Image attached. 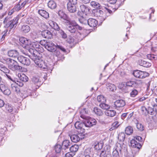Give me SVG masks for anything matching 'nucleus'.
I'll return each instance as SVG.
<instances>
[{
  "mask_svg": "<svg viewBox=\"0 0 157 157\" xmlns=\"http://www.w3.org/2000/svg\"><path fill=\"white\" fill-rule=\"evenodd\" d=\"M28 48V51L30 54L29 56L36 65L42 69H50L46 63L42 60L40 56L37 55L38 52L36 51L33 49V48Z\"/></svg>",
  "mask_w": 157,
  "mask_h": 157,
  "instance_id": "1",
  "label": "nucleus"
},
{
  "mask_svg": "<svg viewBox=\"0 0 157 157\" xmlns=\"http://www.w3.org/2000/svg\"><path fill=\"white\" fill-rule=\"evenodd\" d=\"M65 23L67 30L79 40H82V37H81L82 35L75 29V26L73 25V21H67Z\"/></svg>",
  "mask_w": 157,
  "mask_h": 157,
  "instance_id": "2",
  "label": "nucleus"
},
{
  "mask_svg": "<svg viewBox=\"0 0 157 157\" xmlns=\"http://www.w3.org/2000/svg\"><path fill=\"white\" fill-rule=\"evenodd\" d=\"M18 19L15 18L12 20L10 21L9 18H5L3 21L4 24H6L5 27L7 28V31H9V33H13L14 28L17 26L18 23Z\"/></svg>",
  "mask_w": 157,
  "mask_h": 157,
  "instance_id": "3",
  "label": "nucleus"
},
{
  "mask_svg": "<svg viewBox=\"0 0 157 157\" xmlns=\"http://www.w3.org/2000/svg\"><path fill=\"white\" fill-rule=\"evenodd\" d=\"M4 60L9 68L12 71H18L22 68V67L18 65L17 61L12 59L7 58L4 59Z\"/></svg>",
  "mask_w": 157,
  "mask_h": 157,
  "instance_id": "4",
  "label": "nucleus"
},
{
  "mask_svg": "<svg viewBox=\"0 0 157 157\" xmlns=\"http://www.w3.org/2000/svg\"><path fill=\"white\" fill-rule=\"evenodd\" d=\"M45 48L49 51L54 52L56 48L59 49L65 52V49L62 46L58 45L56 46L52 41L46 42L44 44Z\"/></svg>",
  "mask_w": 157,
  "mask_h": 157,
  "instance_id": "5",
  "label": "nucleus"
},
{
  "mask_svg": "<svg viewBox=\"0 0 157 157\" xmlns=\"http://www.w3.org/2000/svg\"><path fill=\"white\" fill-rule=\"evenodd\" d=\"M17 60L19 62L24 65L29 66L30 64L29 59L22 56H18Z\"/></svg>",
  "mask_w": 157,
  "mask_h": 157,
  "instance_id": "6",
  "label": "nucleus"
},
{
  "mask_svg": "<svg viewBox=\"0 0 157 157\" xmlns=\"http://www.w3.org/2000/svg\"><path fill=\"white\" fill-rule=\"evenodd\" d=\"M96 122L95 119L91 118L86 119L84 121L85 126L86 127H90L95 125L96 124Z\"/></svg>",
  "mask_w": 157,
  "mask_h": 157,
  "instance_id": "7",
  "label": "nucleus"
},
{
  "mask_svg": "<svg viewBox=\"0 0 157 157\" xmlns=\"http://www.w3.org/2000/svg\"><path fill=\"white\" fill-rule=\"evenodd\" d=\"M124 146L125 145L124 144H121L120 143H117L116 144L114 150L117 151L119 152L120 154H121L122 152L124 151L125 150V147Z\"/></svg>",
  "mask_w": 157,
  "mask_h": 157,
  "instance_id": "8",
  "label": "nucleus"
},
{
  "mask_svg": "<svg viewBox=\"0 0 157 157\" xmlns=\"http://www.w3.org/2000/svg\"><path fill=\"white\" fill-rule=\"evenodd\" d=\"M125 103L124 101L122 100H118L116 101L114 103V107L116 108L123 107L125 105Z\"/></svg>",
  "mask_w": 157,
  "mask_h": 157,
  "instance_id": "9",
  "label": "nucleus"
},
{
  "mask_svg": "<svg viewBox=\"0 0 157 157\" xmlns=\"http://www.w3.org/2000/svg\"><path fill=\"white\" fill-rule=\"evenodd\" d=\"M87 24L91 27H94L98 24V21L94 19L90 18L88 19Z\"/></svg>",
  "mask_w": 157,
  "mask_h": 157,
  "instance_id": "10",
  "label": "nucleus"
},
{
  "mask_svg": "<svg viewBox=\"0 0 157 157\" xmlns=\"http://www.w3.org/2000/svg\"><path fill=\"white\" fill-rule=\"evenodd\" d=\"M41 35L44 37L50 39L52 37V35L51 33L48 30H45L41 33Z\"/></svg>",
  "mask_w": 157,
  "mask_h": 157,
  "instance_id": "11",
  "label": "nucleus"
},
{
  "mask_svg": "<svg viewBox=\"0 0 157 157\" xmlns=\"http://www.w3.org/2000/svg\"><path fill=\"white\" fill-rule=\"evenodd\" d=\"M8 54L9 56L13 58L18 57L19 55L18 52L15 50H12L9 51L8 52Z\"/></svg>",
  "mask_w": 157,
  "mask_h": 157,
  "instance_id": "12",
  "label": "nucleus"
},
{
  "mask_svg": "<svg viewBox=\"0 0 157 157\" xmlns=\"http://www.w3.org/2000/svg\"><path fill=\"white\" fill-rule=\"evenodd\" d=\"M67 9L68 11L71 13H74L76 11V5L67 4Z\"/></svg>",
  "mask_w": 157,
  "mask_h": 157,
  "instance_id": "13",
  "label": "nucleus"
},
{
  "mask_svg": "<svg viewBox=\"0 0 157 157\" xmlns=\"http://www.w3.org/2000/svg\"><path fill=\"white\" fill-rule=\"evenodd\" d=\"M131 144L132 147L135 148H137L140 149L141 147V144L138 142H137L135 139H132L131 141Z\"/></svg>",
  "mask_w": 157,
  "mask_h": 157,
  "instance_id": "14",
  "label": "nucleus"
},
{
  "mask_svg": "<svg viewBox=\"0 0 157 157\" xmlns=\"http://www.w3.org/2000/svg\"><path fill=\"white\" fill-rule=\"evenodd\" d=\"M48 6L51 10L55 9L57 7L56 2L53 0L49 1L48 3Z\"/></svg>",
  "mask_w": 157,
  "mask_h": 157,
  "instance_id": "15",
  "label": "nucleus"
},
{
  "mask_svg": "<svg viewBox=\"0 0 157 157\" xmlns=\"http://www.w3.org/2000/svg\"><path fill=\"white\" fill-rule=\"evenodd\" d=\"M18 77L19 78V80L22 82H25L28 80V77L23 73H19L18 74Z\"/></svg>",
  "mask_w": 157,
  "mask_h": 157,
  "instance_id": "16",
  "label": "nucleus"
},
{
  "mask_svg": "<svg viewBox=\"0 0 157 157\" xmlns=\"http://www.w3.org/2000/svg\"><path fill=\"white\" fill-rule=\"evenodd\" d=\"M30 30V28L29 26L27 25H22L21 29V31L23 33H28Z\"/></svg>",
  "mask_w": 157,
  "mask_h": 157,
  "instance_id": "17",
  "label": "nucleus"
},
{
  "mask_svg": "<svg viewBox=\"0 0 157 157\" xmlns=\"http://www.w3.org/2000/svg\"><path fill=\"white\" fill-rule=\"evenodd\" d=\"M32 80L34 84L36 85L37 86L39 87L42 84V82L40 80L38 77H33L32 78Z\"/></svg>",
  "mask_w": 157,
  "mask_h": 157,
  "instance_id": "18",
  "label": "nucleus"
},
{
  "mask_svg": "<svg viewBox=\"0 0 157 157\" xmlns=\"http://www.w3.org/2000/svg\"><path fill=\"white\" fill-rule=\"evenodd\" d=\"M105 113L106 116L110 117H113L115 116L116 114V112L115 110L108 109L105 110Z\"/></svg>",
  "mask_w": 157,
  "mask_h": 157,
  "instance_id": "19",
  "label": "nucleus"
},
{
  "mask_svg": "<svg viewBox=\"0 0 157 157\" xmlns=\"http://www.w3.org/2000/svg\"><path fill=\"white\" fill-rule=\"evenodd\" d=\"M38 13L41 16L46 19L48 18L49 17L48 13L44 10H39L38 11Z\"/></svg>",
  "mask_w": 157,
  "mask_h": 157,
  "instance_id": "20",
  "label": "nucleus"
},
{
  "mask_svg": "<svg viewBox=\"0 0 157 157\" xmlns=\"http://www.w3.org/2000/svg\"><path fill=\"white\" fill-rule=\"evenodd\" d=\"M139 63L140 65L146 67H149L151 66V63L142 60L139 61Z\"/></svg>",
  "mask_w": 157,
  "mask_h": 157,
  "instance_id": "21",
  "label": "nucleus"
},
{
  "mask_svg": "<svg viewBox=\"0 0 157 157\" xmlns=\"http://www.w3.org/2000/svg\"><path fill=\"white\" fill-rule=\"evenodd\" d=\"M103 145L102 143L96 142L94 144V148L97 151L100 150L102 148Z\"/></svg>",
  "mask_w": 157,
  "mask_h": 157,
  "instance_id": "22",
  "label": "nucleus"
},
{
  "mask_svg": "<svg viewBox=\"0 0 157 157\" xmlns=\"http://www.w3.org/2000/svg\"><path fill=\"white\" fill-rule=\"evenodd\" d=\"M80 8L81 11L85 14L88 13L90 11L89 8L84 5H81Z\"/></svg>",
  "mask_w": 157,
  "mask_h": 157,
  "instance_id": "23",
  "label": "nucleus"
},
{
  "mask_svg": "<svg viewBox=\"0 0 157 157\" xmlns=\"http://www.w3.org/2000/svg\"><path fill=\"white\" fill-rule=\"evenodd\" d=\"M106 87L108 90L110 91H113L116 90V87L115 85L110 83H107L106 85Z\"/></svg>",
  "mask_w": 157,
  "mask_h": 157,
  "instance_id": "24",
  "label": "nucleus"
},
{
  "mask_svg": "<svg viewBox=\"0 0 157 157\" xmlns=\"http://www.w3.org/2000/svg\"><path fill=\"white\" fill-rule=\"evenodd\" d=\"M75 126L77 129H82L85 126L84 122L83 123L79 121L76 122L75 124Z\"/></svg>",
  "mask_w": 157,
  "mask_h": 157,
  "instance_id": "25",
  "label": "nucleus"
},
{
  "mask_svg": "<svg viewBox=\"0 0 157 157\" xmlns=\"http://www.w3.org/2000/svg\"><path fill=\"white\" fill-rule=\"evenodd\" d=\"M154 108H152L151 107H149L147 109L148 114L149 113L151 115H153L154 113V109L155 110V112L157 113V106L154 105L153 106Z\"/></svg>",
  "mask_w": 157,
  "mask_h": 157,
  "instance_id": "26",
  "label": "nucleus"
},
{
  "mask_svg": "<svg viewBox=\"0 0 157 157\" xmlns=\"http://www.w3.org/2000/svg\"><path fill=\"white\" fill-rule=\"evenodd\" d=\"M96 14L97 16L102 17L104 20H105L106 18V17L104 15V13L102 10H100V9H98L97 10Z\"/></svg>",
  "mask_w": 157,
  "mask_h": 157,
  "instance_id": "27",
  "label": "nucleus"
},
{
  "mask_svg": "<svg viewBox=\"0 0 157 157\" xmlns=\"http://www.w3.org/2000/svg\"><path fill=\"white\" fill-rule=\"evenodd\" d=\"M70 138L72 141L74 143L78 142L80 140V138L77 135L74 134L70 136Z\"/></svg>",
  "mask_w": 157,
  "mask_h": 157,
  "instance_id": "28",
  "label": "nucleus"
},
{
  "mask_svg": "<svg viewBox=\"0 0 157 157\" xmlns=\"http://www.w3.org/2000/svg\"><path fill=\"white\" fill-rule=\"evenodd\" d=\"M11 87L12 90L13 92L18 93L20 92V88L17 86L16 83L12 84L11 85Z\"/></svg>",
  "mask_w": 157,
  "mask_h": 157,
  "instance_id": "29",
  "label": "nucleus"
},
{
  "mask_svg": "<svg viewBox=\"0 0 157 157\" xmlns=\"http://www.w3.org/2000/svg\"><path fill=\"white\" fill-rule=\"evenodd\" d=\"M142 71L138 70L134 71L133 73V75L136 78H142Z\"/></svg>",
  "mask_w": 157,
  "mask_h": 157,
  "instance_id": "30",
  "label": "nucleus"
},
{
  "mask_svg": "<svg viewBox=\"0 0 157 157\" xmlns=\"http://www.w3.org/2000/svg\"><path fill=\"white\" fill-rule=\"evenodd\" d=\"M70 146V142L68 140H64L62 143V148L63 149H64L65 150L68 148Z\"/></svg>",
  "mask_w": 157,
  "mask_h": 157,
  "instance_id": "31",
  "label": "nucleus"
},
{
  "mask_svg": "<svg viewBox=\"0 0 157 157\" xmlns=\"http://www.w3.org/2000/svg\"><path fill=\"white\" fill-rule=\"evenodd\" d=\"M91 5L95 8L100 9L102 8V6L98 2H94L92 1L90 2Z\"/></svg>",
  "mask_w": 157,
  "mask_h": 157,
  "instance_id": "32",
  "label": "nucleus"
},
{
  "mask_svg": "<svg viewBox=\"0 0 157 157\" xmlns=\"http://www.w3.org/2000/svg\"><path fill=\"white\" fill-rule=\"evenodd\" d=\"M79 146L76 144H75L73 145H72L70 148V151L73 153L77 152L79 148Z\"/></svg>",
  "mask_w": 157,
  "mask_h": 157,
  "instance_id": "33",
  "label": "nucleus"
},
{
  "mask_svg": "<svg viewBox=\"0 0 157 157\" xmlns=\"http://www.w3.org/2000/svg\"><path fill=\"white\" fill-rule=\"evenodd\" d=\"M6 110L9 113H11L13 110V106L10 104H6L5 105Z\"/></svg>",
  "mask_w": 157,
  "mask_h": 157,
  "instance_id": "34",
  "label": "nucleus"
},
{
  "mask_svg": "<svg viewBox=\"0 0 157 157\" xmlns=\"http://www.w3.org/2000/svg\"><path fill=\"white\" fill-rule=\"evenodd\" d=\"M125 138V135L124 132H120L119 133L118 139L121 142H123L124 141Z\"/></svg>",
  "mask_w": 157,
  "mask_h": 157,
  "instance_id": "35",
  "label": "nucleus"
},
{
  "mask_svg": "<svg viewBox=\"0 0 157 157\" xmlns=\"http://www.w3.org/2000/svg\"><path fill=\"white\" fill-rule=\"evenodd\" d=\"M0 70L5 74H9L10 72V70L7 67L3 65L0 66Z\"/></svg>",
  "mask_w": 157,
  "mask_h": 157,
  "instance_id": "36",
  "label": "nucleus"
},
{
  "mask_svg": "<svg viewBox=\"0 0 157 157\" xmlns=\"http://www.w3.org/2000/svg\"><path fill=\"white\" fill-rule=\"evenodd\" d=\"M125 132L127 135H130L133 132V129L132 127L128 126L125 129Z\"/></svg>",
  "mask_w": 157,
  "mask_h": 157,
  "instance_id": "37",
  "label": "nucleus"
},
{
  "mask_svg": "<svg viewBox=\"0 0 157 157\" xmlns=\"http://www.w3.org/2000/svg\"><path fill=\"white\" fill-rule=\"evenodd\" d=\"M97 99L99 102H105L106 101V98L103 96L100 95L98 96L97 98Z\"/></svg>",
  "mask_w": 157,
  "mask_h": 157,
  "instance_id": "38",
  "label": "nucleus"
},
{
  "mask_svg": "<svg viewBox=\"0 0 157 157\" xmlns=\"http://www.w3.org/2000/svg\"><path fill=\"white\" fill-rule=\"evenodd\" d=\"M94 111L96 114L99 116H102L103 114V112L101 109L97 107L94 108Z\"/></svg>",
  "mask_w": 157,
  "mask_h": 157,
  "instance_id": "39",
  "label": "nucleus"
},
{
  "mask_svg": "<svg viewBox=\"0 0 157 157\" xmlns=\"http://www.w3.org/2000/svg\"><path fill=\"white\" fill-rule=\"evenodd\" d=\"M79 22L84 25H86L88 22V19H86L83 17H80L78 19Z\"/></svg>",
  "mask_w": 157,
  "mask_h": 157,
  "instance_id": "40",
  "label": "nucleus"
},
{
  "mask_svg": "<svg viewBox=\"0 0 157 157\" xmlns=\"http://www.w3.org/2000/svg\"><path fill=\"white\" fill-rule=\"evenodd\" d=\"M100 107L102 109H108L110 108V106L109 105L105 103L104 102L101 103L99 105Z\"/></svg>",
  "mask_w": 157,
  "mask_h": 157,
  "instance_id": "41",
  "label": "nucleus"
},
{
  "mask_svg": "<svg viewBox=\"0 0 157 157\" xmlns=\"http://www.w3.org/2000/svg\"><path fill=\"white\" fill-rule=\"evenodd\" d=\"M147 57L149 59L151 60H156L157 59V55L152 54L147 55Z\"/></svg>",
  "mask_w": 157,
  "mask_h": 157,
  "instance_id": "42",
  "label": "nucleus"
},
{
  "mask_svg": "<svg viewBox=\"0 0 157 157\" xmlns=\"http://www.w3.org/2000/svg\"><path fill=\"white\" fill-rule=\"evenodd\" d=\"M62 149V146L61 145L56 144L55 146V150L56 152L57 153L60 152Z\"/></svg>",
  "mask_w": 157,
  "mask_h": 157,
  "instance_id": "43",
  "label": "nucleus"
},
{
  "mask_svg": "<svg viewBox=\"0 0 157 157\" xmlns=\"http://www.w3.org/2000/svg\"><path fill=\"white\" fill-rule=\"evenodd\" d=\"M141 112L142 114L143 115H146L148 114L147 109L144 106H142L141 108Z\"/></svg>",
  "mask_w": 157,
  "mask_h": 157,
  "instance_id": "44",
  "label": "nucleus"
},
{
  "mask_svg": "<svg viewBox=\"0 0 157 157\" xmlns=\"http://www.w3.org/2000/svg\"><path fill=\"white\" fill-rule=\"evenodd\" d=\"M25 42V43L24 44L25 47L26 48H32V43L29 40L27 39Z\"/></svg>",
  "mask_w": 157,
  "mask_h": 157,
  "instance_id": "45",
  "label": "nucleus"
},
{
  "mask_svg": "<svg viewBox=\"0 0 157 157\" xmlns=\"http://www.w3.org/2000/svg\"><path fill=\"white\" fill-rule=\"evenodd\" d=\"M40 45L38 42H33L32 43L31 46L32 48H33L35 50H37Z\"/></svg>",
  "mask_w": 157,
  "mask_h": 157,
  "instance_id": "46",
  "label": "nucleus"
},
{
  "mask_svg": "<svg viewBox=\"0 0 157 157\" xmlns=\"http://www.w3.org/2000/svg\"><path fill=\"white\" fill-rule=\"evenodd\" d=\"M59 33L61 36L62 38L64 39H66L67 37V35L66 33L62 29H60L59 31Z\"/></svg>",
  "mask_w": 157,
  "mask_h": 157,
  "instance_id": "47",
  "label": "nucleus"
},
{
  "mask_svg": "<svg viewBox=\"0 0 157 157\" xmlns=\"http://www.w3.org/2000/svg\"><path fill=\"white\" fill-rule=\"evenodd\" d=\"M22 7H23L21 6V2H19L18 4L14 6L15 9L17 11H19Z\"/></svg>",
  "mask_w": 157,
  "mask_h": 157,
  "instance_id": "48",
  "label": "nucleus"
},
{
  "mask_svg": "<svg viewBox=\"0 0 157 157\" xmlns=\"http://www.w3.org/2000/svg\"><path fill=\"white\" fill-rule=\"evenodd\" d=\"M138 94V91L136 89L132 90L130 93V96L132 97H135Z\"/></svg>",
  "mask_w": 157,
  "mask_h": 157,
  "instance_id": "49",
  "label": "nucleus"
},
{
  "mask_svg": "<svg viewBox=\"0 0 157 157\" xmlns=\"http://www.w3.org/2000/svg\"><path fill=\"white\" fill-rule=\"evenodd\" d=\"M73 21L74 22L73 25H74L75 26V28L76 29H78L80 30L82 29V27L78 25L75 21Z\"/></svg>",
  "mask_w": 157,
  "mask_h": 157,
  "instance_id": "50",
  "label": "nucleus"
},
{
  "mask_svg": "<svg viewBox=\"0 0 157 157\" xmlns=\"http://www.w3.org/2000/svg\"><path fill=\"white\" fill-rule=\"evenodd\" d=\"M119 126V122L116 121L113 123L112 125V127L111 129H114L117 128Z\"/></svg>",
  "mask_w": 157,
  "mask_h": 157,
  "instance_id": "51",
  "label": "nucleus"
},
{
  "mask_svg": "<svg viewBox=\"0 0 157 157\" xmlns=\"http://www.w3.org/2000/svg\"><path fill=\"white\" fill-rule=\"evenodd\" d=\"M136 84V82L134 81H130L127 82L126 83V86H128L132 87L133 85Z\"/></svg>",
  "mask_w": 157,
  "mask_h": 157,
  "instance_id": "52",
  "label": "nucleus"
},
{
  "mask_svg": "<svg viewBox=\"0 0 157 157\" xmlns=\"http://www.w3.org/2000/svg\"><path fill=\"white\" fill-rule=\"evenodd\" d=\"M59 49L60 50L59 48H56L55 49V51H54L55 52L54 54L56 56L58 57H60L61 56L60 52L59 51Z\"/></svg>",
  "mask_w": 157,
  "mask_h": 157,
  "instance_id": "53",
  "label": "nucleus"
},
{
  "mask_svg": "<svg viewBox=\"0 0 157 157\" xmlns=\"http://www.w3.org/2000/svg\"><path fill=\"white\" fill-rule=\"evenodd\" d=\"M74 38L73 37L69 36L67 39V41L69 44H71L74 43Z\"/></svg>",
  "mask_w": 157,
  "mask_h": 157,
  "instance_id": "54",
  "label": "nucleus"
},
{
  "mask_svg": "<svg viewBox=\"0 0 157 157\" xmlns=\"http://www.w3.org/2000/svg\"><path fill=\"white\" fill-rule=\"evenodd\" d=\"M137 128L140 131L144 130L143 126L140 123H138L136 125Z\"/></svg>",
  "mask_w": 157,
  "mask_h": 157,
  "instance_id": "55",
  "label": "nucleus"
},
{
  "mask_svg": "<svg viewBox=\"0 0 157 157\" xmlns=\"http://www.w3.org/2000/svg\"><path fill=\"white\" fill-rule=\"evenodd\" d=\"M7 88L8 87L4 84H1L0 85V90H1L2 92L5 91Z\"/></svg>",
  "mask_w": 157,
  "mask_h": 157,
  "instance_id": "56",
  "label": "nucleus"
},
{
  "mask_svg": "<svg viewBox=\"0 0 157 157\" xmlns=\"http://www.w3.org/2000/svg\"><path fill=\"white\" fill-rule=\"evenodd\" d=\"M30 2V0H25L23 2H21V6L24 7L25 5L29 4Z\"/></svg>",
  "mask_w": 157,
  "mask_h": 157,
  "instance_id": "57",
  "label": "nucleus"
},
{
  "mask_svg": "<svg viewBox=\"0 0 157 157\" xmlns=\"http://www.w3.org/2000/svg\"><path fill=\"white\" fill-rule=\"evenodd\" d=\"M58 15L60 16V17L62 18H64L66 17V15L61 11L60 10L59 11Z\"/></svg>",
  "mask_w": 157,
  "mask_h": 157,
  "instance_id": "58",
  "label": "nucleus"
},
{
  "mask_svg": "<svg viewBox=\"0 0 157 157\" xmlns=\"http://www.w3.org/2000/svg\"><path fill=\"white\" fill-rule=\"evenodd\" d=\"M120 152L114 150L113 152V157H119Z\"/></svg>",
  "mask_w": 157,
  "mask_h": 157,
  "instance_id": "59",
  "label": "nucleus"
},
{
  "mask_svg": "<svg viewBox=\"0 0 157 157\" xmlns=\"http://www.w3.org/2000/svg\"><path fill=\"white\" fill-rule=\"evenodd\" d=\"M142 78H143L149 76V74L145 71H142Z\"/></svg>",
  "mask_w": 157,
  "mask_h": 157,
  "instance_id": "60",
  "label": "nucleus"
},
{
  "mask_svg": "<svg viewBox=\"0 0 157 157\" xmlns=\"http://www.w3.org/2000/svg\"><path fill=\"white\" fill-rule=\"evenodd\" d=\"M75 155V154L71 152V151L70 152H68L66 154L65 157H72Z\"/></svg>",
  "mask_w": 157,
  "mask_h": 157,
  "instance_id": "61",
  "label": "nucleus"
},
{
  "mask_svg": "<svg viewBox=\"0 0 157 157\" xmlns=\"http://www.w3.org/2000/svg\"><path fill=\"white\" fill-rule=\"evenodd\" d=\"M69 2L67 4L76 5L77 4V0H68Z\"/></svg>",
  "mask_w": 157,
  "mask_h": 157,
  "instance_id": "62",
  "label": "nucleus"
},
{
  "mask_svg": "<svg viewBox=\"0 0 157 157\" xmlns=\"http://www.w3.org/2000/svg\"><path fill=\"white\" fill-rule=\"evenodd\" d=\"M27 38L24 37H21L19 38V40L20 42L23 44L25 43Z\"/></svg>",
  "mask_w": 157,
  "mask_h": 157,
  "instance_id": "63",
  "label": "nucleus"
},
{
  "mask_svg": "<svg viewBox=\"0 0 157 157\" xmlns=\"http://www.w3.org/2000/svg\"><path fill=\"white\" fill-rule=\"evenodd\" d=\"M4 94L6 95H9L10 94L11 91L8 87L2 92Z\"/></svg>",
  "mask_w": 157,
  "mask_h": 157,
  "instance_id": "64",
  "label": "nucleus"
}]
</instances>
